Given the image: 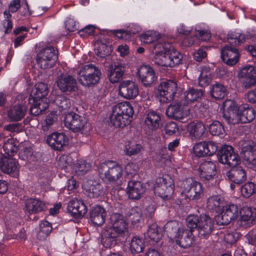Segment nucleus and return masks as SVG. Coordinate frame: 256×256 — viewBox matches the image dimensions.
<instances>
[{"instance_id":"obj_1","label":"nucleus","mask_w":256,"mask_h":256,"mask_svg":"<svg viewBox=\"0 0 256 256\" xmlns=\"http://www.w3.org/2000/svg\"><path fill=\"white\" fill-rule=\"evenodd\" d=\"M128 236V224L124 216L114 213L110 215L109 224L104 230L101 242L104 247L110 248L125 242Z\"/></svg>"},{"instance_id":"obj_2","label":"nucleus","mask_w":256,"mask_h":256,"mask_svg":"<svg viewBox=\"0 0 256 256\" xmlns=\"http://www.w3.org/2000/svg\"><path fill=\"white\" fill-rule=\"evenodd\" d=\"M217 157L220 162L231 168L226 172V176L230 180L240 184L246 180L245 170L239 166L240 164V158L232 146L226 144L221 146L217 152Z\"/></svg>"},{"instance_id":"obj_3","label":"nucleus","mask_w":256,"mask_h":256,"mask_svg":"<svg viewBox=\"0 0 256 256\" xmlns=\"http://www.w3.org/2000/svg\"><path fill=\"white\" fill-rule=\"evenodd\" d=\"M152 61L156 65L164 67L174 68L182 61V54L174 50L170 43L158 44Z\"/></svg>"},{"instance_id":"obj_4","label":"nucleus","mask_w":256,"mask_h":256,"mask_svg":"<svg viewBox=\"0 0 256 256\" xmlns=\"http://www.w3.org/2000/svg\"><path fill=\"white\" fill-rule=\"evenodd\" d=\"M186 222L188 228L198 231V236L201 240L208 239L214 228V221L206 214L188 216Z\"/></svg>"},{"instance_id":"obj_5","label":"nucleus","mask_w":256,"mask_h":256,"mask_svg":"<svg viewBox=\"0 0 256 256\" xmlns=\"http://www.w3.org/2000/svg\"><path fill=\"white\" fill-rule=\"evenodd\" d=\"M134 112L133 107L129 102L118 103L112 107L110 122L116 128H123L130 124Z\"/></svg>"},{"instance_id":"obj_6","label":"nucleus","mask_w":256,"mask_h":256,"mask_svg":"<svg viewBox=\"0 0 256 256\" xmlns=\"http://www.w3.org/2000/svg\"><path fill=\"white\" fill-rule=\"evenodd\" d=\"M100 177L106 182H115L122 176V166L114 160H106L98 168Z\"/></svg>"},{"instance_id":"obj_7","label":"nucleus","mask_w":256,"mask_h":256,"mask_svg":"<svg viewBox=\"0 0 256 256\" xmlns=\"http://www.w3.org/2000/svg\"><path fill=\"white\" fill-rule=\"evenodd\" d=\"M78 72V79L82 86L92 87L99 82L102 75L98 67L90 64L82 66Z\"/></svg>"},{"instance_id":"obj_8","label":"nucleus","mask_w":256,"mask_h":256,"mask_svg":"<svg viewBox=\"0 0 256 256\" xmlns=\"http://www.w3.org/2000/svg\"><path fill=\"white\" fill-rule=\"evenodd\" d=\"M58 60V50L52 46L41 48L37 53L36 61L38 66L43 70L54 66Z\"/></svg>"},{"instance_id":"obj_9","label":"nucleus","mask_w":256,"mask_h":256,"mask_svg":"<svg viewBox=\"0 0 256 256\" xmlns=\"http://www.w3.org/2000/svg\"><path fill=\"white\" fill-rule=\"evenodd\" d=\"M182 188L186 199L196 201L202 198L204 195V188L202 184L192 178L184 180Z\"/></svg>"},{"instance_id":"obj_10","label":"nucleus","mask_w":256,"mask_h":256,"mask_svg":"<svg viewBox=\"0 0 256 256\" xmlns=\"http://www.w3.org/2000/svg\"><path fill=\"white\" fill-rule=\"evenodd\" d=\"M154 189V193L164 200H169L174 192V180L168 175L158 178L156 180Z\"/></svg>"},{"instance_id":"obj_11","label":"nucleus","mask_w":256,"mask_h":256,"mask_svg":"<svg viewBox=\"0 0 256 256\" xmlns=\"http://www.w3.org/2000/svg\"><path fill=\"white\" fill-rule=\"evenodd\" d=\"M200 179L205 183L212 186L218 184V177L216 176V169L215 164L212 161H204L199 166L198 170Z\"/></svg>"},{"instance_id":"obj_12","label":"nucleus","mask_w":256,"mask_h":256,"mask_svg":"<svg viewBox=\"0 0 256 256\" xmlns=\"http://www.w3.org/2000/svg\"><path fill=\"white\" fill-rule=\"evenodd\" d=\"M176 90V82L172 80H164L158 86L157 96L160 102H169L174 99Z\"/></svg>"},{"instance_id":"obj_13","label":"nucleus","mask_w":256,"mask_h":256,"mask_svg":"<svg viewBox=\"0 0 256 256\" xmlns=\"http://www.w3.org/2000/svg\"><path fill=\"white\" fill-rule=\"evenodd\" d=\"M239 213L240 210L237 205H224L220 214L216 216V220L218 225H228L232 220L237 218Z\"/></svg>"},{"instance_id":"obj_14","label":"nucleus","mask_w":256,"mask_h":256,"mask_svg":"<svg viewBox=\"0 0 256 256\" xmlns=\"http://www.w3.org/2000/svg\"><path fill=\"white\" fill-rule=\"evenodd\" d=\"M136 78L145 87H150L156 81L157 76L154 68L150 65L143 64L137 68Z\"/></svg>"},{"instance_id":"obj_15","label":"nucleus","mask_w":256,"mask_h":256,"mask_svg":"<svg viewBox=\"0 0 256 256\" xmlns=\"http://www.w3.org/2000/svg\"><path fill=\"white\" fill-rule=\"evenodd\" d=\"M66 127L74 132H80L82 130L86 124L85 118L74 112L66 114L64 119Z\"/></svg>"},{"instance_id":"obj_16","label":"nucleus","mask_w":256,"mask_h":256,"mask_svg":"<svg viewBox=\"0 0 256 256\" xmlns=\"http://www.w3.org/2000/svg\"><path fill=\"white\" fill-rule=\"evenodd\" d=\"M226 110L223 112V118L230 124H236L242 123L240 109L231 100L225 102L224 103Z\"/></svg>"},{"instance_id":"obj_17","label":"nucleus","mask_w":256,"mask_h":256,"mask_svg":"<svg viewBox=\"0 0 256 256\" xmlns=\"http://www.w3.org/2000/svg\"><path fill=\"white\" fill-rule=\"evenodd\" d=\"M238 76L242 79V86L246 89L250 88L256 84V69L252 66L242 68Z\"/></svg>"},{"instance_id":"obj_18","label":"nucleus","mask_w":256,"mask_h":256,"mask_svg":"<svg viewBox=\"0 0 256 256\" xmlns=\"http://www.w3.org/2000/svg\"><path fill=\"white\" fill-rule=\"evenodd\" d=\"M0 168L4 172L15 177L18 174L19 164L16 159L0 154Z\"/></svg>"},{"instance_id":"obj_19","label":"nucleus","mask_w":256,"mask_h":256,"mask_svg":"<svg viewBox=\"0 0 256 256\" xmlns=\"http://www.w3.org/2000/svg\"><path fill=\"white\" fill-rule=\"evenodd\" d=\"M56 83L58 89L64 93L68 94L77 89L76 79L70 75L60 74L58 76Z\"/></svg>"},{"instance_id":"obj_20","label":"nucleus","mask_w":256,"mask_h":256,"mask_svg":"<svg viewBox=\"0 0 256 256\" xmlns=\"http://www.w3.org/2000/svg\"><path fill=\"white\" fill-rule=\"evenodd\" d=\"M119 93L124 98L130 100L138 96L139 92L138 86L130 80H124L118 86Z\"/></svg>"},{"instance_id":"obj_21","label":"nucleus","mask_w":256,"mask_h":256,"mask_svg":"<svg viewBox=\"0 0 256 256\" xmlns=\"http://www.w3.org/2000/svg\"><path fill=\"white\" fill-rule=\"evenodd\" d=\"M240 225L244 227H250L256 223V208L244 206L240 210Z\"/></svg>"},{"instance_id":"obj_22","label":"nucleus","mask_w":256,"mask_h":256,"mask_svg":"<svg viewBox=\"0 0 256 256\" xmlns=\"http://www.w3.org/2000/svg\"><path fill=\"white\" fill-rule=\"evenodd\" d=\"M68 138L64 132H53L46 139L48 144L54 150L60 151L68 143Z\"/></svg>"},{"instance_id":"obj_23","label":"nucleus","mask_w":256,"mask_h":256,"mask_svg":"<svg viewBox=\"0 0 256 256\" xmlns=\"http://www.w3.org/2000/svg\"><path fill=\"white\" fill-rule=\"evenodd\" d=\"M240 54L237 48L226 46L221 50V58L226 64L232 66L236 64L239 60Z\"/></svg>"},{"instance_id":"obj_24","label":"nucleus","mask_w":256,"mask_h":256,"mask_svg":"<svg viewBox=\"0 0 256 256\" xmlns=\"http://www.w3.org/2000/svg\"><path fill=\"white\" fill-rule=\"evenodd\" d=\"M68 212L74 218H80L87 212V208L82 200L74 198L71 200L67 206Z\"/></svg>"},{"instance_id":"obj_25","label":"nucleus","mask_w":256,"mask_h":256,"mask_svg":"<svg viewBox=\"0 0 256 256\" xmlns=\"http://www.w3.org/2000/svg\"><path fill=\"white\" fill-rule=\"evenodd\" d=\"M145 128L148 135L158 130L162 124L161 118L159 114L154 111H150L148 112L144 120Z\"/></svg>"},{"instance_id":"obj_26","label":"nucleus","mask_w":256,"mask_h":256,"mask_svg":"<svg viewBox=\"0 0 256 256\" xmlns=\"http://www.w3.org/2000/svg\"><path fill=\"white\" fill-rule=\"evenodd\" d=\"M242 153L244 164L250 168L256 169V144L246 146Z\"/></svg>"},{"instance_id":"obj_27","label":"nucleus","mask_w":256,"mask_h":256,"mask_svg":"<svg viewBox=\"0 0 256 256\" xmlns=\"http://www.w3.org/2000/svg\"><path fill=\"white\" fill-rule=\"evenodd\" d=\"M106 212L105 209L98 205L92 207L90 212L89 220L95 226H101L106 220Z\"/></svg>"},{"instance_id":"obj_28","label":"nucleus","mask_w":256,"mask_h":256,"mask_svg":"<svg viewBox=\"0 0 256 256\" xmlns=\"http://www.w3.org/2000/svg\"><path fill=\"white\" fill-rule=\"evenodd\" d=\"M126 70L125 66L119 63L112 64L108 70V78L112 83L118 82L122 79Z\"/></svg>"},{"instance_id":"obj_29","label":"nucleus","mask_w":256,"mask_h":256,"mask_svg":"<svg viewBox=\"0 0 256 256\" xmlns=\"http://www.w3.org/2000/svg\"><path fill=\"white\" fill-rule=\"evenodd\" d=\"M145 188L140 181L130 180L127 187V194L131 199L138 200L144 192Z\"/></svg>"},{"instance_id":"obj_30","label":"nucleus","mask_w":256,"mask_h":256,"mask_svg":"<svg viewBox=\"0 0 256 256\" xmlns=\"http://www.w3.org/2000/svg\"><path fill=\"white\" fill-rule=\"evenodd\" d=\"M184 229V228L182 223L176 220L169 221L164 226V232L171 239L176 240L178 238Z\"/></svg>"},{"instance_id":"obj_31","label":"nucleus","mask_w":256,"mask_h":256,"mask_svg":"<svg viewBox=\"0 0 256 256\" xmlns=\"http://www.w3.org/2000/svg\"><path fill=\"white\" fill-rule=\"evenodd\" d=\"M224 204V199L222 197L219 195H214L207 198L206 208L210 212L219 214Z\"/></svg>"},{"instance_id":"obj_32","label":"nucleus","mask_w":256,"mask_h":256,"mask_svg":"<svg viewBox=\"0 0 256 256\" xmlns=\"http://www.w3.org/2000/svg\"><path fill=\"white\" fill-rule=\"evenodd\" d=\"M194 230L192 228H184L180 232L178 238L175 240L176 244L184 248L190 247L194 240V236L192 234Z\"/></svg>"},{"instance_id":"obj_33","label":"nucleus","mask_w":256,"mask_h":256,"mask_svg":"<svg viewBox=\"0 0 256 256\" xmlns=\"http://www.w3.org/2000/svg\"><path fill=\"white\" fill-rule=\"evenodd\" d=\"M26 211L30 214H38L44 211L46 208L45 204L39 198H30L25 202Z\"/></svg>"},{"instance_id":"obj_34","label":"nucleus","mask_w":256,"mask_h":256,"mask_svg":"<svg viewBox=\"0 0 256 256\" xmlns=\"http://www.w3.org/2000/svg\"><path fill=\"white\" fill-rule=\"evenodd\" d=\"M166 114L168 117L177 120H182L187 116V112L184 110V106L179 103L170 104Z\"/></svg>"},{"instance_id":"obj_35","label":"nucleus","mask_w":256,"mask_h":256,"mask_svg":"<svg viewBox=\"0 0 256 256\" xmlns=\"http://www.w3.org/2000/svg\"><path fill=\"white\" fill-rule=\"evenodd\" d=\"M187 129L192 139L200 138L206 130L205 126L200 122H190L188 125Z\"/></svg>"},{"instance_id":"obj_36","label":"nucleus","mask_w":256,"mask_h":256,"mask_svg":"<svg viewBox=\"0 0 256 256\" xmlns=\"http://www.w3.org/2000/svg\"><path fill=\"white\" fill-rule=\"evenodd\" d=\"M26 112V108L24 106L16 104L10 109L8 115L12 121L16 122L21 120L24 117Z\"/></svg>"},{"instance_id":"obj_37","label":"nucleus","mask_w":256,"mask_h":256,"mask_svg":"<svg viewBox=\"0 0 256 256\" xmlns=\"http://www.w3.org/2000/svg\"><path fill=\"white\" fill-rule=\"evenodd\" d=\"M127 218L134 228H138L142 223V214L138 208L131 209L127 214Z\"/></svg>"},{"instance_id":"obj_38","label":"nucleus","mask_w":256,"mask_h":256,"mask_svg":"<svg viewBox=\"0 0 256 256\" xmlns=\"http://www.w3.org/2000/svg\"><path fill=\"white\" fill-rule=\"evenodd\" d=\"M210 92L211 96L216 100L223 99L228 94L226 87L219 82L210 86Z\"/></svg>"},{"instance_id":"obj_39","label":"nucleus","mask_w":256,"mask_h":256,"mask_svg":"<svg viewBox=\"0 0 256 256\" xmlns=\"http://www.w3.org/2000/svg\"><path fill=\"white\" fill-rule=\"evenodd\" d=\"M202 89L190 88L184 93V98L188 104L199 102L204 94Z\"/></svg>"},{"instance_id":"obj_40","label":"nucleus","mask_w":256,"mask_h":256,"mask_svg":"<svg viewBox=\"0 0 256 256\" xmlns=\"http://www.w3.org/2000/svg\"><path fill=\"white\" fill-rule=\"evenodd\" d=\"M109 42L104 38L98 40L95 44L94 52L96 56L104 58L110 54V48L108 44Z\"/></svg>"},{"instance_id":"obj_41","label":"nucleus","mask_w":256,"mask_h":256,"mask_svg":"<svg viewBox=\"0 0 256 256\" xmlns=\"http://www.w3.org/2000/svg\"><path fill=\"white\" fill-rule=\"evenodd\" d=\"M48 92L47 85L44 83L40 82L36 84L34 88L32 89L30 98L32 97L31 100L44 98Z\"/></svg>"},{"instance_id":"obj_42","label":"nucleus","mask_w":256,"mask_h":256,"mask_svg":"<svg viewBox=\"0 0 256 256\" xmlns=\"http://www.w3.org/2000/svg\"><path fill=\"white\" fill-rule=\"evenodd\" d=\"M147 235L152 244L158 243L162 236L161 228L156 224H152L148 227Z\"/></svg>"},{"instance_id":"obj_43","label":"nucleus","mask_w":256,"mask_h":256,"mask_svg":"<svg viewBox=\"0 0 256 256\" xmlns=\"http://www.w3.org/2000/svg\"><path fill=\"white\" fill-rule=\"evenodd\" d=\"M242 123L252 122L256 117L255 110L250 107L248 104L243 105L240 108Z\"/></svg>"},{"instance_id":"obj_44","label":"nucleus","mask_w":256,"mask_h":256,"mask_svg":"<svg viewBox=\"0 0 256 256\" xmlns=\"http://www.w3.org/2000/svg\"><path fill=\"white\" fill-rule=\"evenodd\" d=\"M145 247V242L142 238L134 236L130 240V250L133 254H138L143 252Z\"/></svg>"},{"instance_id":"obj_45","label":"nucleus","mask_w":256,"mask_h":256,"mask_svg":"<svg viewBox=\"0 0 256 256\" xmlns=\"http://www.w3.org/2000/svg\"><path fill=\"white\" fill-rule=\"evenodd\" d=\"M53 102L60 112L68 110L71 106L70 99L62 94L56 96Z\"/></svg>"},{"instance_id":"obj_46","label":"nucleus","mask_w":256,"mask_h":256,"mask_svg":"<svg viewBox=\"0 0 256 256\" xmlns=\"http://www.w3.org/2000/svg\"><path fill=\"white\" fill-rule=\"evenodd\" d=\"M208 130L212 136H219L220 138L224 137L226 133L224 126L218 120H214L210 124L207 125Z\"/></svg>"},{"instance_id":"obj_47","label":"nucleus","mask_w":256,"mask_h":256,"mask_svg":"<svg viewBox=\"0 0 256 256\" xmlns=\"http://www.w3.org/2000/svg\"><path fill=\"white\" fill-rule=\"evenodd\" d=\"M227 40L228 42L235 48L244 43L246 40V37L244 34L230 32L227 35Z\"/></svg>"},{"instance_id":"obj_48","label":"nucleus","mask_w":256,"mask_h":256,"mask_svg":"<svg viewBox=\"0 0 256 256\" xmlns=\"http://www.w3.org/2000/svg\"><path fill=\"white\" fill-rule=\"evenodd\" d=\"M50 223L47 220H42L40 224V230L38 232L37 237L40 240H44L50 234L52 230Z\"/></svg>"},{"instance_id":"obj_49","label":"nucleus","mask_w":256,"mask_h":256,"mask_svg":"<svg viewBox=\"0 0 256 256\" xmlns=\"http://www.w3.org/2000/svg\"><path fill=\"white\" fill-rule=\"evenodd\" d=\"M86 189V195L90 198H98L102 194L103 192L102 186L96 182H92L89 188Z\"/></svg>"},{"instance_id":"obj_50","label":"nucleus","mask_w":256,"mask_h":256,"mask_svg":"<svg viewBox=\"0 0 256 256\" xmlns=\"http://www.w3.org/2000/svg\"><path fill=\"white\" fill-rule=\"evenodd\" d=\"M142 148V146L134 140L128 142L125 146L126 154L130 156L138 154Z\"/></svg>"},{"instance_id":"obj_51","label":"nucleus","mask_w":256,"mask_h":256,"mask_svg":"<svg viewBox=\"0 0 256 256\" xmlns=\"http://www.w3.org/2000/svg\"><path fill=\"white\" fill-rule=\"evenodd\" d=\"M3 148L5 153L9 156H14L18 150V148L12 138L8 139L4 143Z\"/></svg>"},{"instance_id":"obj_52","label":"nucleus","mask_w":256,"mask_h":256,"mask_svg":"<svg viewBox=\"0 0 256 256\" xmlns=\"http://www.w3.org/2000/svg\"><path fill=\"white\" fill-rule=\"evenodd\" d=\"M211 76L208 68H203L198 78V85L201 87L208 86L211 82Z\"/></svg>"},{"instance_id":"obj_53","label":"nucleus","mask_w":256,"mask_h":256,"mask_svg":"<svg viewBox=\"0 0 256 256\" xmlns=\"http://www.w3.org/2000/svg\"><path fill=\"white\" fill-rule=\"evenodd\" d=\"M241 192L244 197H250L256 192V184L252 182L246 183L241 188Z\"/></svg>"},{"instance_id":"obj_54","label":"nucleus","mask_w":256,"mask_h":256,"mask_svg":"<svg viewBox=\"0 0 256 256\" xmlns=\"http://www.w3.org/2000/svg\"><path fill=\"white\" fill-rule=\"evenodd\" d=\"M72 163V158L66 154L61 156L57 162L58 167L61 170H66Z\"/></svg>"},{"instance_id":"obj_55","label":"nucleus","mask_w":256,"mask_h":256,"mask_svg":"<svg viewBox=\"0 0 256 256\" xmlns=\"http://www.w3.org/2000/svg\"><path fill=\"white\" fill-rule=\"evenodd\" d=\"M91 164L84 160L78 161L76 164V172L78 174L83 175L90 168Z\"/></svg>"},{"instance_id":"obj_56","label":"nucleus","mask_w":256,"mask_h":256,"mask_svg":"<svg viewBox=\"0 0 256 256\" xmlns=\"http://www.w3.org/2000/svg\"><path fill=\"white\" fill-rule=\"evenodd\" d=\"M204 142L195 144L193 146V152L196 156L198 158L207 156Z\"/></svg>"},{"instance_id":"obj_57","label":"nucleus","mask_w":256,"mask_h":256,"mask_svg":"<svg viewBox=\"0 0 256 256\" xmlns=\"http://www.w3.org/2000/svg\"><path fill=\"white\" fill-rule=\"evenodd\" d=\"M56 115L54 112H52L46 116L44 122L42 125V130H48L49 128L56 121Z\"/></svg>"},{"instance_id":"obj_58","label":"nucleus","mask_w":256,"mask_h":256,"mask_svg":"<svg viewBox=\"0 0 256 256\" xmlns=\"http://www.w3.org/2000/svg\"><path fill=\"white\" fill-rule=\"evenodd\" d=\"M205 145L207 156H212L218 150V146L216 142L212 141L204 142Z\"/></svg>"},{"instance_id":"obj_59","label":"nucleus","mask_w":256,"mask_h":256,"mask_svg":"<svg viewBox=\"0 0 256 256\" xmlns=\"http://www.w3.org/2000/svg\"><path fill=\"white\" fill-rule=\"evenodd\" d=\"M138 166L133 162H129L125 166L124 170L126 175L129 178H132L136 175L138 172Z\"/></svg>"},{"instance_id":"obj_60","label":"nucleus","mask_w":256,"mask_h":256,"mask_svg":"<svg viewBox=\"0 0 256 256\" xmlns=\"http://www.w3.org/2000/svg\"><path fill=\"white\" fill-rule=\"evenodd\" d=\"M156 40L158 38L155 36V32H152L148 31L140 36V40L146 44H150Z\"/></svg>"},{"instance_id":"obj_61","label":"nucleus","mask_w":256,"mask_h":256,"mask_svg":"<svg viewBox=\"0 0 256 256\" xmlns=\"http://www.w3.org/2000/svg\"><path fill=\"white\" fill-rule=\"evenodd\" d=\"M29 100L30 103V104L32 103V100L36 102V105L39 107V108L41 110L42 112L46 110V109L48 108V104L46 102V100H44V98L31 100V98H30Z\"/></svg>"},{"instance_id":"obj_62","label":"nucleus","mask_w":256,"mask_h":256,"mask_svg":"<svg viewBox=\"0 0 256 256\" xmlns=\"http://www.w3.org/2000/svg\"><path fill=\"white\" fill-rule=\"evenodd\" d=\"M178 130V126L174 122H168L166 126L165 131L167 134L172 135L175 134Z\"/></svg>"},{"instance_id":"obj_63","label":"nucleus","mask_w":256,"mask_h":256,"mask_svg":"<svg viewBox=\"0 0 256 256\" xmlns=\"http://www.w3.org/2000/svg\"><path fill=\"white\" fill-rule=\"evenodd\" d=\"M195 34L198 39L203 41H206L210 38V33L204 30H196Z\"/></svg>"},{"instance_id":"obj_64","label":"nucleus","mask_w":256,"mask_h":256,"mask_svg":"<svg viewBox=\"0 0 256 256\" xmlns=\"http://www.w3.org/2000/svg\"><path fill=\"white\" fill-rule=\"evenodd\" d=\"M193 56L196 60L200 62H202L204 58H206V53L204 49L199 48L194 53Z\"/></svg>"}]
</instances>
